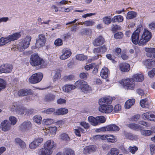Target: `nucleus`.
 Segmentation results:
<instances>
[{
  "instance_id": "1",
  "label": "nucleus",
  "mask_w": 155,
  "mask_h": 155,
  "mask_svg": "<svg viewBox=\"0 0 155 155\" xmlns=\"http://www.w3.org/2000/svg\"><path fill=\"white\" fill-rule=\"evenodd\" d=\"M112 100V97L108 96H105L100 99L98 101L99 111L107 114L111 113L113 110V106L110 104Z\"/></svg>"
},
{
  "instance_id": "2",
  "label": "nucleus",
  "mask_w": 155,
  "mask_h": 155,
  "mask_svg": "<svg viewBox=\"0 0 155 155\" xmlns=\"http://www.w3.org/2000/svg\"><path fill=\"white\" fill-rule=\"evenodd\" d=\"M30 62L32 66H40L41 68H46L48 64L47 60L41 58L37 53L33 54L31 56Z\"/></svg>"
},
{
  "instance_id": "3",
  "label": "nucleus",
  "mask_w": 155,
  "mask_h": 155,
  "mask_svg": "<svg viewBox=\"0 0 155 155\" xmlns=\"http://www.w3.org/2000/svg\"><path fill=\"white\" fill-rule=\"evenodd\" d=\"M152 36V34L151 32L147 29H144L140 38L139 45L142 46L146 44L150 40Z\"/></svg>"
},
{
  "instance_id": "4",
  "label": "nucleus",
  "mask_w": 155,
  "mask_h": 155,
  "mask_svg": "<svg viewBox=\"0 0 155 155\" xmlns=\"http://www.w3.org/2000/svg\"><path fill=\"white\" fill-rule=\"evenodd\" d=\"M30 36H26L24 39L20 41L17 45V49L21 52L23 51L29 47L31 40Z\"/></svg>"
},
{
  "instance_id": "5",
  "label": "nucleus",
  "mask_w": 155,
  "mask_h": 155,
  "mask_svg": "<svg viewBox=\"0 0 155 155\" xmlns=\"http://www.w3.org/2000/svg\"><path fill=\"white\" fill-rule=\"evenodd\" d=\"M121 84L124 88L127 90H132L135 88V82L131 78L122 79Z\"/></svg>"
},
{
  "instance_id": "6",
  "label": "nucleus",
  "mask_w": 155,
  "mask_h": 155,
  "mask_svg": "<svg viewBox=\"0 0 155 155\" xmlns=\"http://www.w3.org/2000/svg\"><path fill=\"white\" fill-rule=\"evenodd\" d=\"M75 84L76 87L79 88L84 93H87L91 90V87L87 84V82L81 80H78L75 82Z\"/></svg>"
},
{
  "instance_id": "7",
  "label": "nucleus",
  "mask_w": 155,
  "mask_h": 155,
  "mask_svg": "<svg viewBox=\"0 0 155 155\" xmlns=\"http://www.w3.org/2000/svg\"><path fill=\"white\" fill-rule=\"evenodd\" d=\"M43 78L42 73L38 72L33 74L29 78V81L32 84H36L40 82Z\"/></svg>"
},
{
  "instance_id": "8",
  "label": "nucleus",
  "mask_w": 155,
  "mask_h": 155,
  "mask_svg": "<svg viewBox=\"0 0 155 155\" xmlns=\"http://www.w3.org/2000/svg\"><path fill=\"white\" fill-rule=\"evenodd\" d=\"M141 31L140 28H137L132 33L131 39L132 43L134 45L138 44L139 45L140 33Z\"/></svg>"
},
{
  "instance_id": "9",
  "label": "nucleus",
  "mask_w": 155,
  "mask_h": 155,
  "mask_svg": "<svg viewBox=\"0 0 155 155\" xmlns=\"http://www.w3.org/2000/svg\"><path fill=\"white\" fill-rule=\"evenodd\" d=\"M107 50V48L105 45L94 48L93 50V52L96 55L94 57V58L96 59H98L99 56L101 55V54L104 53Z\"/></svg>"
},
{
  "instance_id": "10",
  "label": "nucleus",
  "mask_w": 155,
  "mask_h": 155,
  "mask_svg": "<svg viewBox=\"0 0 155 155\" xmlns=\"http://www.w3.org/2000/svg\"><path fill=\"white\" fill-rule=\"evenodd\" d=\"M26 109L23 106L18 105L17 103H13L12 108H11L12 111H15L17 113L20 115L23 114L24 113H25Z\"/></svg>"
},
{
  "instance_id": "11",
  "label": "nucleus",
  "mask_w": 155,
  "mask_h": 155,
  "mask_svg": "<svg viewBox=\"0 0 155 155\" xmlns=\"http://www.w3.org/2000/svg\"><path fill=\"white\" fill-rule=\"evenodd\" d=\"M32 124L31 122L28 120L24 121L19 126V130L22 132L30 130L31 129Z\"/></svg>"
},
{
  "instance_id": "12",
  "label": "nucleus",
  "mask_w": 155,
  "mask_h": 155,
  "mask_svg": "<svg viewBox=\"0 0 155 155\" xmlns=\"http://www.w3.org/2000/svg\"><path fill=\"white\" fill-rule=\"evenodd\" d=\"M13 66L12 64H6L0 66V73H9L12 70Z\"/></svg>"
},
{
  "instance_id": "13",
  "label": "nucleus",
  "mask_w": 155,
  "mask_h": 155,
  "mask_svg": "<svg viewBox=\"0 0 155 155\" xmlns=\"http://www.w3.org/2000/svg\"><path fill=\"white\" fill-rule=\"evenodd\" d=\"M46 42V39L45 35L43 34L39 35L38 38L36 41V46L39 48L42 47L45 45Z\"/></svg>"
},
{
  "instance_id": "14",
  "label": "nucleus",
  "mask_w": 155,
  "mask_h": 155,
  "mask_svg": "<svg viewBox=\"0 0 155 155\" xmlns=\"http://www.w3.org/2000/svg\"><path fill=\"white\" fill-rule=\"evenodd\" d=\"M43 140V139L41 137L35 138L34 140L30 144L29 148L31 149L36 148L41 144Z\"/></svg>"
},
{
  "instance_id": "15",
  "label": "nucleus",
  "mask_w": 155,
  "mask_h": 155,
  "mask_svg": "<svg viewBox=\"0 0 155 155\" xmlns=\"http://www.w3.org/2000/svg\"><path fill=\"white\" fill-rule=\"evenodd\" d=\"M33 94L32 91L31 89H22L18 91L17 94L19 97H23L25 96Z\"/></svg>"
},
{
  "instance_id": "16",
  "label": "nucleus",
  "mask_w": 155,
  "mask_h": 155,
  "mask_svg": "<svg viewBox=\"0 0 155 155\" xmlns=\"http://www.w3.org/2000/svg\"><path fill=\"white\" fill-rule=\"evenodd\" d=\"M105 41V39L101 35H100L94 40L93 44L95 46H98L103 44Z\"/></svg>"
},
{
  "instance_id": "17",
  "label": "nucleus",
  "mask_w": 155,
  "mask_h": 155,
  "mask_svg": "<svg viewBox=\"0 0 155 155\" xmlns=\"http://www.w3.org/2000/svg\"><path fill=\"white\" fill-rule=\"evenodd\" d=\"M55 95L51 93H48L45 95L43 101L46 102H50L53 101L55 99Z\"/></svg>"
},
{
  "instance_id": "18",
  "label": "nucleus",
  "mask_w": 155,
  "mask_h": 155,
  "mask_svg": "<svg viewBox=\"0 0 155 155\" xmlns=\"http://www.w3.org/2000/svg\"><path fill=\"white\" fill-rule=\"evenodd\" d=\"M62 54L60 57V59L65 60L69 58L71 54V52L67 48H64L62 51Z\"/></svg>"
},
{
  "instance_id": "19",
  "label": "nucleus",
  "mask_w": 155,
  "mask_h": 155,
  "mask_svg": "<svg viewBox=\"0 0 155 155\" xmlns=\"http://www.w3.org/2000/svg\"><path fill=\"white\" fill-rule=\"evenodd\" d=\"M142 117L144 120H148L150 121H155V113L150 114L149 112L143 113Z\"/></svg>"
},
{
  "instance_id": "20",
  "label": "nucleus",
  "mask_w": 155,
  "mask_h": 155,
  "mask_svg": "<svg viewBox=\"0 0 155 155\" xmlns=\"http://www.w3.org/2000/svg\"><path fill=\"white\" fill-rule=\"evenodd\" d=\"M55 145L54 141L50 140H48L45 143L44 147L47 149L50 150L52 153V149L55 146Z\"/></svg>"
},
{
  "instance_id": "21",
  "label": "nucleus",
  "mask_w": 155,
  "mask_h": 155,
  "mask_svg": "<svg viewBox=\"0 0 155 155\" xmlns=\"http://www.w3.org/2000/svg\"><path fill=\"white\" fill-rule=\"evenodd\" d=\"M119 69L122 72H128L130 69V66L129 64L126 63H122L119 65Z\"/></svg>"
},
{
  "instance_id": "22",
  "label": "nucleus",
  "mask_w": 155,
  "mask_h": 155,
  "mask_svg": "<svg viewBox=\"0 0 155 155\" xmlns=\"http://www.w3.org/2000/svg\"><path fill=\"white\" fill-rule=\"evenodd\" d=\"M1 127L4 131H7L10 128V124L7 120H4L1 124Z\"/></svg>"
},
{
  "instance_id": "23",
  "label": "nucleus",
  "mask_w": 155,
  "mask_h": 155,
  "mask_svg": "<svg viewBox=\"0 0 155 155\" xmlns=\"http://www.w3.org/2000/svg\"><path fill=\"white\" fill-rule=\"evenodd\" d=\"M21 37V35L19 32H16L7 37L9 42L17 40Z\"/></svg>"
},
{
  "instance_id": "24",
  "label": "nucleus",
  "mask_w": 155,
  "mask_h": 155,
  "mask_svg": "<svg viewBox=\"0 0 155 155\" xmlns=\"http://www.w3.org/2000/svg\"><path fill=\"white\" fill-rule=\"evenodd\" d=\"M131 78L134 82H141L144 79V77L142 74L138 73L134 74Z\"/></svg>"
},
{
  "instance_id": "25",
  "label": "nucleus",
  "mask_w": 155,
  "mask_h": 155,
  "mask_svg": "<svg viewBox=\"0 0 155 155\" xmlns=\"http://www.w3.org/2000/svg\"><path fill=\"white\" fill-rule=\"evenodd\" d=\"M145 51L148 57L155 58V48H146Z\"/></svg>"
},
{
  "instance_id": "26",
  "label": "nucleus",
  "mask_w": 155,
  "mask_h": 155,
  "mask_svg": "<svg viewBox=\"0 0 155 155\" xmlns=\"http://www.w3.org/2000/svg\"><path fill=\"white\" fill-rule=\"evenodd\" d=\"M144 64L148 68L150 69L155 66V61L152 59H147L144 62Z\"/></svg>"
},
{
  "instance_id": "27",
  "label": "nucleus",
  "mask_w": 155,
  "mask_h": 155,
  "mask_svg": "<svg viewBox=\"0 0 155 155\" xmlns=\"http://www.w3.org/2000/svg\"><path fill=\"white\" fill-rule=\"evenodd\" d=\"M38 153V155H50L52 153L50 150L47 149L44 147L41 149Z\"/></svg>"
},
{
  "instance_id": "28",
  "label": "nucleus",
  "mask_w": 155,
  "mask_h": 155,
  "mask_svg": "<svg viewBox=\"0 0 155 155\" xmlns=\"http://www.w3.org/2000/svg\"><path fill=\"white\" fill-rule=\"evenodd\" d=\"M68 110L67 109L60 108L57 109L55 113V115H64L68 113Z\"/></svg>"
},
{
  "instance_id": "29",
  "label": "nucleus",
  "mask_w": 155,
  "mask_h": 155,
  "mask_svg": "<svg viewBox=\"0 0 155 155\" xmlns=\"http://www.w3.org/2000/svg\"><path fill=\"white\" fill-rule=\"evenodd\" d=\"M109 70L108 68L106 67H104L101 69L100 75L102 78L106 79L107 78Z\"/></svg>"
},
{
  "instance_id": "30",
  "label": "nucleus",
  "mask_w": 155,
  "mask_h": 155,
  "mask_svg": "<svg viewBox=\"0 0 155 155\" xmlns=\"http://www.w3.org/2000/svg\"><path fill=\"white\" fill-rule=\"evenodd\" d=\"M96 149V147L93 145L90 146H87L84 148L83 152L86 154L87 153H89L91 152L95 151Z\"/></svg>"
},
{
  "instance_id": "31",
  "label": "nucleus",
  "mask_w": 155,
  "mask_h": 155,
  "mask_svg": "<svg viewBox=\"0 0 155 155\" xmlns=\"http://www.w3.org/2000/svg\"><path fill=\"white\" fill-rule=\"evenodd\" d=\"M76 87V86L73 84L65 85L63 87V90L65 92H68L71 90H73Z\"/></svg>"
},
{
  "instance_id": "32",
  "label": "nucleus",
  "mask_w": 155,
  "mask_h": 155,
  "mask_svg": "<svg viewBox=\"0 0 155 155\" xmlns=\"http://www.w3.org/2000/svg\"><path fill=\"white\" fill-rule=\"evenodd\" d=\"M135 102V99H131L127 100L125 104V107L127 109L130 108L133 105Z\"/></svg>"
},
{
  "instance_id": "33",
  "label": "nucleus",
  "mask_w": 155,
  "mask_h": 155,
  "mask_svg": "<svg viewBox=\"0 0 155 155\" xmlns=\"http://www.w3.org/2000/svg\"><path fill=\"white\" fill-rule=\"evenodd\" d=\"M124 20V17L121 15H117L114 16L112 19L111 21L113 23L121 22Z\"/></svg>"
},
{
  "instance_id": "34",
  "label": "nucleus",
  "mask_w": 155,
  "mask_h": 155,
  "mask_svg": "<svg viewBox=\"0 0 155 155\" xmlns=\"http://www.w3.org/2000/svg\"><path fill=\"white\" fill-rule=\"evenodd\" d=\"M108 131H118L120 130L119 127L114 124H111L108 125Z\"/></svg>"
},
{
  "instance_id": "35",
  "label": "nucleus",
  "mask_w": 155,
  "mask_h": 155,
  "mask_svg": "<svg viewBox=\"0 0 155 155\" xmlns=\"http://www.w3.org/2000/svg\"><path fill=\"white\" fill-rule=\"evenodd\" d=\"M74 130V133L76 136L78 137H81V132H84V130L80 127L78 126L76 129Z\"/></svg>"
},
{
  "instance_id": "36",
  "label": "nucleus",
  "mask_w": 155,
  "mask_h": 155,
  "mask_svg": "<svg viewBox=\"0 0 155 155\" xmlns=\"http://www.w3.org/2000/svg\"><path fill=\"white\" fill-rule=\"evenodd\" d=\"M88 120L93 126H96L98 125V122L97 121L96 117H94L92 116H89L88 117Z\"/></svg>"
},
{
  "instance_id": "37",
  "label": "nucleus",
  "mask_w": 155,
  "mask_h": 155,
  "mask_svg": "<svg viewBox=\"0 0 155 155\" xmlns=\"http://www.w3.org/2000/svg\"><path fill=\"white\" fill-rule=\"evenodd\" d=\"M137 16V13L134 11H129L127 14L126 17L127 19H131L134 18Z\"/></svg>"
},
{
  "instance_id": "38",
  "label": "nucleus",
  "mask_w": 155,
  "mask_h": 155,
  "mask_svg": "<svg viewBox=\"0 0 155 155\" xmlns=\"http://www.w3.org/2000/svg\"><path fill=\"white\" fill-rule=\"evenodd\" d=\"M55 109L54 108H50L44 110L42 111V113L47 114H53L55 115Z\"/></svg>"
},
{
  "instance_id": "39",
  "label": "nucleus",
  "mask_w": 155,
  "mask_h": 155,
  "mask_svg": "<svg viewBox=\"0 0 155 155\" xmlns=\"http://www.w3.org/2000/svg\"><path fill=\"white\" fill-rule=\"evenodd\" d=\"M107 141L108 142L114 143L117 141L116 137L111 134H108Z\"/></svg>"
},
{
  "instance_id": "40",
  "label": "nucleus",
  "mask_w": 155,
  "mask_h": 155,
  "mask_svg": "<svg viewBox=\"0 0 155 155\" xmlns=\"http://www.w3.org/2000/svg\"><path fill=\"white\" fill-rule=\"evenodd\" d=\"M128 127L130 128L135 130H140L141 129V127L139 125L134 123H131L129 124L128 125Z\"/></svg>"
},
{
  "instance_id": "41",
  "label": "nucleus",
  "mask_w": 155,
  "mask_h": 155,
  "mask_svg": "<svg viewBox=\"0 0 155 155\" xmlns=\"http://www.w3.org/2000/svg\"><path fill=\"white\" fill-rule=\"evenodd\" d=\"M63 155H75L74 151L71 149H65L63 151Z\"/></svg>"
},
{
  "instance_id": "42",
  "label": "nucleus",
  "mask_w": 155,
  "mask_h": 155,
  "mask_svg": "<svg viewBox=\"0 0 155 155\" xmlns=\"http://www.w3.org/2000/svg\"><path fill=\"white\" fill-rule=\"evenodd\" d=\"M97 121L98 122V125L102 123H104L106 122V119L103 116H100L96 117Z\"/></svg>"
},
{
  "instance_id": "43",
  "label": "nucleus",
  "mask_w": 155,
  "mask_h": 155,
  "mask_svg": "<svg viewBox=\"0 0 155 155\" xmlns=\"http://www.w3.org/2000/svg\"><path fill=\"white\" fill-rule=\"evenodd\" d=\"M15 142L18 143L20 146L21 148H23L25 147V143L20 139L19 138H16L15 140Z\"/></svg>"
},
{
  "instance_id": "44",
  "label": "nucleus",
  "mask_w": 155,
  "mask_h": 155,
  "mask_svg": "<svg viewBox=\"0 0 155 155\" xmlns=\"http://www.w3.org/2000/svg\"><path fill=\"white\" fill-rule=\"evenodd\" d=\"M15 142L18 143L20 146L21 148H23L25 147V143L20 139L19 138H16L15 140Z\"/></svg>"
},
{
  "instance_id": "45",
  "label": "nucleus",
  "mask_w": 155,
  "mask_h": 155,
  "mask_svg": "<svg viewBox=\"0 0 155 155\" xmlns=\"http://www.w3.org/2000/svg\"><path fill=\"white\" fill-rule=\"evenodd\" d=\"M102 20L104 24L108 25L110 24L112 21L111 19L110 16H106L103 18Z\"/></svg>"
},
{
  "instance_id": "46",
  "label": "nucleus",
  "mask_w": 155,
  "mask_h": 155,
  "mask_svg": "<svg viewBox=\"0 0 155 155\" xmlns=\"http://www.w3.org/2000/svg\"><path fill=\"white\" fill-rule=\"evenodd\" d=\"M76 59L78 60L84 61L87 60V56H85L83 54H77L76 55Z\"/></svg>"
},
{
  "instance_id": "47",
  "label": "nucleus",
  "mask_w": 155,
  "mask_h": 155,
  "mask_svg": "<svg viewBox=\"0 0 155 155\" xmlns=\"http://www.w3.org/2000/svg\"><path fill=\"white\" fill-rule=\"evenodd\" d=\"M124 136L127 139L130 140H133L135 138V136L130 133L125 132Z\"/></svg>"
},
{
  "instance_id": "48",
  "label": "nucleus",
  "mask_w": 155,
  "mask_h": 155,
  "mask_svg": "<svg viewBox=\"0 0 155 155\" xmlns=\"http://www.w3.org/2000/svg\"><path fill=\"white\" fill-rule=\"evenodd\" d=\"M34 121L38 124H41L42 120V117L40 115H35L33 118Z\"/></svg>"
},
{
  "instance_id": "49",
  "label": "nucleus",
  "mask_w": 155,
  "mask_h": 155,
  "mask_svg": "<svg viewBox=\"0 0 155 155\" xmlns=\"http://www.w3.org/2000/svg\"><path fill=\"white\" fill-rule=\"evenodd\" d=\"M9 42L7 37L4 38L2 37L0 38V46H2Z\"/></svg>"
},
{
  "instance_id": "50",
  "label": "nucleus",
  "mask_w": 155,
  "mask_h": 155,
  "mask_svg": "<svg viewBox=\"0 0 155 155\" xmlns=\"http://www.w3.org/2000/svg\"><path fill=\"white\" fill-rule=\"evenodd\" d=\"M6 86V83L5 80L0 78V91L2 90L5 88Z\"/></svg>"
},
{
  "instance_id": "51",
  "label": "nucleus",
  "mask_w": 155,
  "mask_h": 155,
  "mask_svg": "<svg viewBox=\"0 0 155 155\" xmlns=\"http://www.w3.org/2000/svg\"><path fill=\"white\" fill-rule=\"evenodd\" d=\"M91 32V29L89 28H84L82 29L81 33L82 35H89Z\"/></svg>"
},
{
  "instance_id": "52",
  "label": "nucleus",
  "mask_w": 155,
  "mask_h": 155,
  "mask_svg": "<svg viewBox=\"0 0 155 155\" xmlns=\"http://www.w3.org/2000/svg\"><path fill=\"white\" fill-rule=\"evenodd\" d=\"M61 74L60 70L58 69H56L55 70V74L54 76V78L55 81H56L60 78Z\"/></svg>"
},
{
  "instance_id": "53",
  "label": "nucleus",
  "mask_w": 155,
  "mask_h": 155,
  "mask_svg": "<svg viewBox=\"0 0 155 155\" xmlns=\"http://www.w3.org/2000/svg\"><path fill=\"white\" fill-rule=\"evenodd\" d=\"M61 138L63 140L68 141L70 140V137L68 134L66 133H63L61 135Z\"/></svg>"
},
{
  "instance_id": "54",
  "label": "nucleus",
  "mask_w": 155,
  "mask_h": 155,
  "mask_svg": "<svg viewBox=\"0 0 155 155\" xmlns=\"http://www.w3.org/2000/svg\"><path fill=\"white\" fill-rule=\"evenodd\" d=\"M95 22L93 20H88L84 21L83 23V24L85 25L86 26H92L93 25Z\"/></svg>"
},
{
  "instance_id": "55",
  "label": "nucleus",
  "mask_w": 155,
  "mask_h": 155,
  "mask_svg": "<svg viewBox=\"0 0 155 155\" xmlns=\"http://www.w3.org/2000/svg\"><path fill=\"white\" fill-rule=\"evenodd\" d=\"M9 121L11 122V124L12 125H15L17 121V118L13 116H10L9 117Z\"/></svg>"
},
{
  "instance_id": "56",
  "label": "nucleus",
  "mask_w": 155,
  "mask_h": 155,
  "mask_svg": "<svg viewBox=\"0 0 155 155\" xmlns=\"http://www.w3.org/2000/svg\"><path fill=\"white\" fill-rule=\"evenodd\" d=\"M54 44L57 46H60L63 45L62 40L59 38L56 39L54 41Z\"/></svg>"
},
{
  "instance_id": "57",
  "label": "nucleus",
  "mask_w": 155,
  "mask_h": 155,
  "mask_svg": "<svg viewBox=\"0 0 155 155\" xmlns=\"http://www.w3.org/2000/svg\"><path fill=\"white\" fill-rule=\"evenodd\" d=\"M123 36V33L120 31L117 32L115 33L114 35V38L116 39H120L122 38Z\"/></svg>"
},
{
  "instance_id": "58",
  "label": "nucleus",
  "mask_w": 155,
  "mask_h": 155,
  "mask_svg": "<svg viewBox=\"0 0 155 155\" xmlns=\"http://www.w3.org/2000/svg\"><path fill=\"white\" fill-rule=\"evenodd\" d=\"M153 133V131L150 130H144L141 131V134L145 136H149Z\"/></svg>"
},
{
  "instance_id": "59",
  "label": "nucleus",
  "mask_w": 155,
  "mask_h": 155,
  "mask_svg": "<svg viewBox=\"0 0 155 155\" xmlns=\"http://www.w3.org/2000/svg\"><path fill=\"white\" fill-rule=\"evenodd\" d=\"M119 152L118 150L116 148H111L110 150V152L109 153V155H117L118 154Z\"/></svg>"
},
{
  "instance_id": "60",
  "label": "nucleus",
  "mask_w": 155,
  "mask_h": 155,
  "mask_svg": "<svg viewBox=\"0 0 155 155\" xmlns=\"http://www.w3.org/2000/svg\"><path fill=\"white\" fill-rule=\"evenodd\" d=\"M74 76L73 74L65 76L64 77V79L66 81H72L74 79Z\"/></svg>"
},
{
  "instance_id": "61",
  "label": "nucleus",
  "mask_w": 155,
  "mask_h": 155,
  "mask_svg": "<svg viewBox=\"0 0 155 155\" xmlns=\"http://www.w3.org/2000/svg\"><path fill=\"white\" fill-rule=\"evenodd\" d=\"M43 122L45 125H50L52 123L53 120L51 119H44L43 120Z\"/></svg>"
},
{
  "instance_id": "62",
  "label": "nucleus",
  "mask_w": 155,
  "mask_h": 155,
  "mask_svg": "<svg viewBox=\"0 0 155 155\" xmlns=\"http://www.w3.org/2000/svg\"><path fill=\"white\" fill-rule=\"evenodd\" d=\"M35 112V111L33 109H27L25 111V115H29L33 114Z\"/></svg>"
},
{
  "instance_id": "63",
  "label": "nucleus",
  "mask_w": 155,
  "mask_h": 155,
  "mask_svg": "<svg viewBox=\"0 0 155 155\" xmlns=\"http://www.w3.org/2000/svg\"><path fill=\"white\" fill-rule=\"evenodd\" d=\"M129 149V151L133 154H134L136 151L138 150L137 147L135 146H134V147H130Z\"/></svg>"
},
{
  "instance_id": "64",
  "label": "nucleus",
  "mask_w": 155,
  "mask_h": 155,
  "mask_svg": "<svg viewBox=\"0 0 155 155\" xmlns=\"http://www.w3.org/2000/svg\"><path fill=\"white\" fill-rule=\"evenodd\" d=\"M62 38L64 41H66L67 39H69L71 38V34L68 33L64 34L62 36Z\"/></svg>"
}]
</instances>
